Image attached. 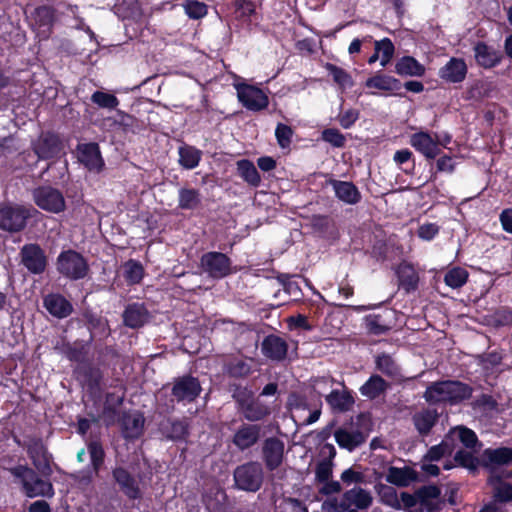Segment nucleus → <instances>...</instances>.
I'll list each match as a JSON object with an SVG mask.
<instances>
[{"instance_id":"nucleus-35","label":"nucleus","mask_w":512,"mask_h":512,"mask_svg":"<svg viewBox=\"0 0 512 512\" xmlns=\"http://www.w3.org/2000/svg\"><path fill=\"white\" fill-rule=\"evenodd\" d=\"M439 414L436 409L426 408L413 415V424L421 436H427L436 425Z\"/></svg>"},{"instance_id":"nucleus-11","label":"nucleus","mask_w":512,"mask_h":512,"mask_svg":"<svg viewBox=\"0 0 512 512\" xmlns=\"http://www.w3.org/2000/svg\"><path fill=\"white\" fill-rule=\"evenodd\" d=\"M33 200L42 210L58 214L65 210L63 194L51 186H40L33 191Z\"/></svg>"},{"instance_id":"nucleus-5","label":"nucleus","mask_w":512,"mask_h":512,"mask_svg":"<svg viewBox=\"0 0 512 512\" xmlns=\"http://www.w3.org/2000/svg\"><path fill=\"white\" fill-rule=\"evenodd\" d=\"M31 216V209L23 205L0 204V229L11 233L21 232Z\"/></svg>"},{"instance_id":"nucleus-27","label":"nucleus","mask_w":512,"mask_h":512,"mask_svg":"<svg viewBox=\"0 0 512 512\" xmlns=\"http://www.w3.org/2000/svg\"><path fill=\"white\" fill-rule=\"evenodd\" d=\"M467 72L464 59L453 57L439 70V77L448 83H461L465 80Z\"/></svg>"},{"instance_id":"nucleus-21","label":"nucleus","mask_w":512,"mask_h":512,"mask_svg":"<svg viewBox=\"0 0 512 512\" xmlns=\"http://www.w3.org/2000/svg\"><path fill=\"white\" fill-rule=\"evenodd\" d=\"M398 288L406 294L415 292L419 287V274L414 265L408 261H401L395 268Z\"/></svg>"},{"instance_id":"nucleus-34","label":"nucleus","mask_w":512,"mask_h":512,"mask_svg":"<svg viewBox=\"0 0 512 512\" xmlns=\"http://www.w3.org/2000/svg\"><path fill=\"white\" fill-rule=\"evenodd\" d=\"M446 402L450 405H457L471 398L473 388L459 380H447Z\"/></svg>"},{"instance_id":"nucleus-22","label":"nucleus","mask_w":512,"mask_h":512,"mask_svg":"<svg viewBox=\"0 0 512 512\" xmlns=\"http://www.w3.org/2000/svg\"><path fill=\"white\" fill-rule=\"evenodd\" d=\"M33 150L39 159H53L60 154L62 142L57 134L47 132L33 145Z\"/></svg>"},{"instance_id":"nucleus-44","label":"nucleus","mask_w":512,"mask_h":512,"mask_svg":"<svg viewBox=\"0 0 512 512\" xmlns=\"http://www.w3.org/2000/svg\"><path fill=\"white\" fill-rule=\"evenodd\" d=\"M224 371L230 378L244 379L251 374L252 367L246 360L233 358L224 364Z\"/></svg>"},{"instance_id":"nucleus-28","label":"nucleus","mask_w":512,"mask_h":512,"mask_svg":"<svg viewBox=\"0 0 512 512\" xmlns=\"http://www.w3.org/2000/svg\"><path fill=\"white\" fill-rule=\"evenodd\" d=\"M43 306L54 317L63 319L73 312V306L63 295L50 293L43 298Z\"/></svg>"},{"instance_id":"nucleus-45","label":"nucleus","mask_w":512,"mask_h":512,"mask_svg":"<svg viewBox=\"0 0 512 512\" xmlns=\"http://www.w3.org/2000/svg\"><path fill=\"white\" fill-rule=\"evenodd\" d=\"M201 205V194L195 188H181L178 192V208L195 210Z\"/></svg>"},{"instance_id":"nucleus-31","label":"nucleus","mask_w":512,"mask_h":512,"mask_svg":"<svg viewBox=\"0 0 512 512\" xmlns=\"http://www.w3.org/2000/svg\"><path fill=\"white\" fill-rule=\"evenodd\" d=\"M33 19L38 32L49 36L56 21V9L49 5L38 6L34 10Z\"/></svg>"},{"instance_id":"nucleus-46","label":"nucleus","mask_w":512,"mask_h":512,"mask_svg":"<svg viewBox=\"0 0 512 512\" xmlns=\"http://www.w3.org/2000/svg\"><path fill=\"white\" fill-rule=\"evenodd\" d=\"M90 343L75 342L74 344L66 343L63 345L62 352L71 362H77L78 365L86 361L88 355V345Z\"/></svg>"},{"instance_id":"nucleus-58","label":"nucleus","mask_w":512,"mask_h":512,"mask_svg":"<svg viewBox=\"0 0 512 512\" xmlns=\"http://www.w3.org/2000/svg\"><path fill=\"white\" fill-rule=\"evenodd\" d=\"M375 50L381 54L380 64L385 67L393 58L395 47L391 39L385 37L379 41H375Z\"/></svg>"},{"instance_id":"nucleus-42","label":"nucleus","mask_w":512,"mask_h":512,"mask_svg":"<svg viewBox=\"0 0 512 512\" xmlns=\"http://www.w3.org/2000/svg\"><path fill=\"white\" fill-rule=\"evenodd\" d=\"M237 174L250 186L258 187L261 183V177L254 163L248 159L238 160L236 163Z\"/></svg>"},{"instance_id":"nucleus-7","label":"nucleus","mask_w":512,"mask_h":512,"mask_svg":"<svg viewBox=\"0 0 512 512\" xmlns=\"http://www.w3.org/2000/svg\"><path fill=\"white\" fill-rule=\"evenodd\" d=\"M395 325V310L384 308L362 318V327L367 335L381 336L388 334Z\"/></svg>"},{"instance_id":"nucleus-19","label":"nucleus","mask_w":512,"mask_h":512,"mask_svg":"<svg viewBox=\"0 0 512 512\" xmlns=\"http://www.w3.org/2000/svg\"><path fill=\"white\" fill-rule=\"evenodd\" d=\"M510 464H512L511 447L487 448L481 455V466L486 468L490 475L499 474L497 472L499 467Z\"/></svg>"},{"instance_id":"nucleus-51","label":"nucleus","mask_w":512,"mask_h":512,"mask_svg":"<svg viewBox=\"0 0 512 512\" xmlns=\"http://www.w3.org/2000/svg\"><path fill=\"white\" fill-rule=\"evenodd\" d=\"M375 490L380 496L383 504L397 510L401 509V502L399 501L397 491L394 487L383 483H377L375 485Z\"/></svg>"},{"instance_id":"nucleus-59","label":"nucleus","mask_w":512,"mask_h":512,"mask_svg":"<svg viewBox=\"0 0 512 512\" xmlns=\"http://www.w3.org/2000/svg\"><path fill=\"white\" fill-rule=\"evenodd\" d=\"M183 7L187 16L194 20L201 19L208 13L207 5L197 0H186Z\"/></svg>"},{"instance_id":"nucleus-57","label":"nucleus","mask_w":512,"mask_h":512,"mask_svg":"<svg viewBox=\"0 0 512 512\" xmlns=\"http://www.w3.org/2000/svg\"><path fill=\"white\" fill-rule=\"evenodd\" d=\"M452 446L447 442V439L443 440L437 445L431 446L427 453L423 456L424 462H434L441 460L445 455L452 453Z\"/></svg>"},{"instance_id":"nucleus-2","label":"nucleus","mask_w":512,"mask_h":512,"mask_svg":"<svg viewBox=\"0 0 512 512\" xmlns=\"http://www.w3.org/2000/svg\"><path fill=\"white\" fill-rule=\"evenodd\" d=\"M237 412L248 422L257 423L265 420L271 414V408L255 398L247 387L237 386L232 393Z\"/></svg>"},{"instance_id":"nucleus-61","label":"nucleus","mask_w":512,"mask_h":512,"mask_svg":"<svg viewBox=\"0 0 512 512\" xmlns=\"http://www.w3.org/2000/svg\"><path fill=\"white\" fill-rule=\"evenodd\" d=\"M83 318L88 330L90 331L88 343H91L95 338L94 331L104 330L106 324L104 323L102 317L94 312H85L83 314Z\"/></svg>"},{"instance_id":"nucleus-20","label":"nucleus","mask_w":512,"mask_h":512,"mask_svg":"<svg viewBox=\"0 0 512 512\" xmlns=\"http://www.w3.org/2000/svg\"><path fill=\"white\" fill-rule=\"evenodd\" d=\"M112 477L129 500L134 501L142 498V491L138 481L126 468L122 466L113 468Z\"/></svg>"},{"instance_id":"nucleus-47","label":"nucleus","mask_w":512,"mask_h":512,"mask_svg":"<svg viewBox=\"0 0 512 512\" xmlns=\"http://www.w3.org/2000/svg\"><path fill=\"white\" fill-rule=\"evenodd\" d=\"M87 450L90 456V465L93 472L98 475L102 469L106 453L100 440H91L87 444Z\"/></svg>"},{"instance_id":"nucleus-55","label":"nucleus","mask_w":512,"mask_h":512,"mask_svg":"<svg viewBox=\"0 0 512 512\" xmlns=\"http://www.w3.org/2000/svg\"><path fill=\"white\" fill-rule=\"evenodd\" d=\"M375 366L378 371L390 377L397 375L399 370L392 356L387 353H381L376 356Z\"/></svg>"},{"instance_id":"nucleus-1","label":"nucleus","mask_w":512,"mask_h":512,"mask_svg":"<svg viewBox=\"0 0 512 512\" xmlns=\"http://www.w3.org/2000/svg\"><path fill=\"white\" fill-rule=\"evenodd\" d=\"M9 473L19 481L28 498L54 496V488L50 477H43L37 470L28 465H16L8 469Z\"/></svg>"},{"instance_id":"nucleus-49","label":"nucleus","mask_w":512,"mask_h":512,"mask_svg":"<svg viewBox=\"0 0 512 512\" xmlns=\"http://www.w3.org/2000/svg\"><path fill=\"white\" fill-rule=\"evenodd\" d=\"M468 278L469 273L465 268L455 266L445 273L444 282L452 289H459L467 283Z\"/></svg>"},{"instance_id":"nucleus-48","label":"nucleus","mask_w":512,"mask_h":512,"mask_svg":"<svg viewBox=\"0 0 512 512\" xmlns=\"http://www.w3.org/2000/svg\"><path fill=\"white\" fill-rule=\"evenodd\" d=\"M344 498L352 502V504L360 510L369 508L373 502L370 492L360 487H355L344 492Z\"/></svg>"},{"instance_id":"nucleus-38","label":"nucleus","mask_w":512,"mask_h":512,"mask_svg":"<svg viewBox=\"0 0 512 512\" xmlns=\"http://www.w3.org/2000/svg\"><path fill=\"white\" fill-rule=\"evenodd\" d=\"M425 66L413 56H403L395 63V73L400 76L422 77Z\"/></svg>"},{"instance_id":"nucleus-9","label":"nucleus","mask_w":512,"mask_h":512,"mask_svg":"<svg viewBox=\"0 0 512 512\" xmlns=\"http://www.w3.org/2000/svg\"><path fill=\"white\" fill-rule=\"evenodd\" d=\"M121 394L115 392H107L104 397V403L100 415L93 416V422L98 423L100 420L103 421L105 427L109 428L114 426L122 412L120 407L123 405L126 396L125 385L120 386Z\"/></svg>"},{"instance_id":"nucleus-37","label":"nucleus","mask_w":512,"mask_h":512,"mask_svg":"<svg viewBox=\"0 0 512 512\" xmlns=\"http://www.w3.org/2000/svg\"><path fill=\"white\" fill-rule=\"evenodd\" d=\"M389 388V383L380 375L372 374L368 380L359 388L362 396L374 400L384 394Z\"/></svg>"},{"instance_id":"nucleus-40","label":"nucleus","mask_w":512,"mask_h":512,"mask_svg":"<svg viewBox=\"0 0 512 512\" xmlns=\"http://www.w3.org/2000/svg\"><path fill=\"white\" fill-rule=\"evenodd\" d=\"M179 164L187 170L196 168L202 158V151L198 148L184 144L178 148Z\"/></svg>"},{"instance_id":"nucleus-43","label":"nucleus","mask_w":512,"mask_h":512,"mask_svg":"<svg viewBox=\"0 0 512 512\" xmlns=\"http://www.w3.org/2000/svg\"><path fill=\"white\" fill-rule=\"evenodd\" d=\"M447 380H441L431 383L427 386L423 398L430 405L447 403Z\"/></svg>"},{"instance_id":"nucleus-18","label":"nucleus","mask_w":512,"mask_h":512,"mask_svg":"<svg viewBox=\"0 0 512 512\" xmlns=\"http://www.w3.org/2000/svg\"><path fill=\"white\" fill-rule=\"evenodd\" d=\"M117 423L120 424L123 437L136 440L144 433L145 418L140 411H123Z\"/></svg>"},{"instance_id":"nucleus-17","label":"nucleus","mask_w":512,"mask_h":512,"mask_svg":"<svg viewBox=\"0 0 512 512\" xmlns=\"http://www.w3.org/2000/svg\"><path fill=\"white\" fill-rule=\"evenodd\" d=\"M435 137L426 131H419L410 136V145L427 160H434L440 153V140L435 133Z\"/></svg>"},{"instance_id":"nucleus-25","label":"nucleus","mask_w":512,"mask_h":512,"mask_svg":"<svg viewBox=\"0 0 512 512\" xmlns=\"http://www.w3.org/2000/svg\"><path fill=\"white\" fill-rule=\"evenodd\" d=\"M288 348L286 340L275 334L265 336L261 343L262 354L266 358L278 362L286 359Z\"/></svg>"},{"instance_id":"nucleus-39","label":"nucleus","mask_w":512,"mask_h":512,"mask_svg":"<svg viewBox=\"0 0 512 512\" xmlns=\"http://www.w3.org/2000/svg\"><path fill=\"white\" fill-rule=\"evenodd\" d=\"M365 86L367 88H375L390 93H397L401 90L402 83L399 79L393 76L377 73L366 80Z\"/></svg>"},{"instance_id":"nucleus-52","label":"nucleus","mask_w":512,"mask_h":512,"mask_svg":"<svg viewBox=\"0 0 512 512\" xmlns=\"http://www.w3.org/2000/svg\"><path fill=\"white\" fill-rule=\"evenodd\" d=\"M124 278L129 285L139 284L145 274L143 265L134 259H129L124 264Z\"/></svg>"},{"instance_id":"nucleus-12","label":"nucleus","mask_w":512,"mask_h":512,"mask_svg":"<svg viewBox=\"0 0 512 512\" xmlns=\"http://www.w3.org/2000/svg\"><path fill=\"white\" fill-rule=\"evenodd\" d=\"M20 257L22 265L29 273L40 275L46 271L48 258L39 244H25L20 250Z\"/></svg>"},{"instance_id":"nucleus-24","label":"nucleus","mask_w":512,"mask_h":512,"mask_svg":"<svg viewBox=\"0 0 512 512\" xmlns=\"http://www.w3.org/2000/svg\"><path fill=\"white\" fill-rule=\"evenodd\" d=\"M78 159L90 171L100 172L104 167V160L96 142L79 144Z\"/></svg>"},{"instance_id":"nucleus-33","label":"nucleus","mask_w":512,"mask_h":512,"mask_svg":"<svg viewBox=\"0 0 512 512\" xmlns=\"http://www.w3.org/2000/svg\"><path fill=\"white\" fill-rule=\"evenodd\" d=\"M336 197L342 202L355 205L361 200V193L353 182L331 180Z\"/></svg>"},{"instance_id":"nucleus-54","label":"nucleus","mask_w":512,"mask_h":512,"mask_svg":"<svg viewBox=\"0 0 512 512\" xmlns=\"http://www.w3.org/2000/svg\"><path fill=\"white\" fill-rule=\"evenodd\" d=\"M454 461L457 465L468 469L471 472H476L478 466L481 465V459L476 457L472 452L460 449L454 455Z\"/></svg>"},{"instance_id":"nucleus-3","label":"nucleus","mask_w":512,"mask_h":512,"mask_svg":"<svg viewBox=\"0 0 512 512\" xmlns=\"http://www.w3.org/2000/svg\"><path fill=\"white\" fill-rule=\"evenodd\" d=\"M56 270L64 278L71 281L84 279L90 267L87 259L74 249L63 250L56 259Z\"/></svg>"},{"instance_id":"nucleus-23","label":"nucleus","mask_w":512,"mask_h":512,"mask_svg":"<svg viewBox=\"0 0 512 512\" xmlns=\"http://www.w3.org/2000/svg\"><path fill=\"white\" fill-rule=\"evenodd\" d=\"M473 51L476 63L484 69H492L498 66L503 59V54L500 50L495 49L484 41H478L474 45Z\"/></svg>"},{"instance_id":"nucleus-29","label":"nucleus","mask_w":512,"mask_h":512,"mask_svg":"<svg viewBox=\"0 0 512 512\" xmlns=\"http://www.w3.org/2000/svg\"><path fill=\"white\" fill-rule=\"evenodd\" d=\"M149 316V311L144 303H131L126 306L123 312V323L129 328L137 329L148 322Z\"/></svg>"},{"instance_id":"nucleus-26","label":"nucleus","mask_w":512,"mask_h":512,"mask_svg":"<svg viewBox=\"0 0 512 512\" xmlns=\"http://www.w3.org/2000/svg\"><path fill=\"white\" fill-rule=\"evenodd\" d=\"M368 435V432H365L360 428L352 430L339 428L334 432L335 441L339 447L350 452L364 444L368 438Z\"/></svg>"},{"instance_id":"nucleus-15","label":"nucleus","mask_w":512,"mask_h":512,"mask_svg":"<svg viewBox=\"0 0 512 512\" xmlns=\"http://www.w3.org/2000/svg\"><path fill=\"white\" fill-rule=\"evenodd\" d=\"M284 450L285 444L280 438L271 436L264 439L261 446V457L269 472L277 470L282 465Z\"/></svg>"},{"instance_id":"nucleus-16","label":"nucleus","mask_w":512,"mask_h":512,"mask_svg":"<svg viewBox=\"0 0 512 512\" xmlns=\"http://www.w3.org/2000/svg\"><path fill=\"white\" fill-rule=\"evenodd\" d=\"M74 374L77 381H79L90 394L100 392L104 374L98 366L88 361L78 365L74 369Z\"/></svg>"},{"instance_id":"nucleus-60","label":"nucleus","mask_w":512,"mask_h":512,"mask_svg":"<svg viewBox=\"0 0 512 512\" xmlns=\"http://www.w3.org/2000/svg\"><path fill=\"white\" fill-rule=\"evenodd\" d=\"M477 363L482 366L484 370H492L501 364L503 356L498 351H491L487 353L478 354L476 357Z\"/></svg>"},{"instance_id":"nucleus-4","label":"nucleus","mask_w":512,"mask_h":512,"mask_svg":"<svg viewBox=\"0 0 512 512\" xmlns=\"http://www.w3.org/2000/svg\"><path fill=\"white\" fill-rule=\"evenodd\" d=\"M233 479L237 489L255 493L264 483V468L258 461H247L234 469Z\"/></svg>"},{"instance_id":"nucleus-36","label":"nucleus","mask_w":512,"mask_h":512,"mask_svg":"<svg viewBox=\"0 0 512 512\" xmlns=\"http://www.w3.org/2000/svg\"><path fill=\"white\" fill-rule=\"evenodd\" d=\"M503 478H512V471L502 474H492L488 482L495 485L494 495L497 501L501 503L512 502V484L504 482Z\"/></svg>"},{"instance_id":"nucleus-8","label":"nucleus","mask_w":512,"mask_h":512,"mask_svg":"<svg viewBox=\"0 0 512 512\" xmlns=\"http://www.w3.org/2000/svg\"><path fill=\"white\" fill-rule=\"evenodd\" d=\"M263 436L262 426L258 423L242 422L231 436V443L239 452H245L256 446Z\"/></svg>"},{"instance_id":"nucleus-14","label":"nucleus","mask_w":512,"mask_h":512,"mask_svg":"<svg viewBox=\"0 0 512 512\" xmlns=\"http://www.w3.org/2000/svg\"><path fill=\"white\" fill-rule=\"evenodd\" d=\"M24 447L35 469L43 477H50L53 470L50 465L47 449L42 439L32 437L25 443Z\"/></svg>"},{"instance_id":"nucleus-6","label":"nucleus","mask_w":512,"mask_h":512,"mask_svg":"<svg viewBox=\"0 0 512 512\" xmlns=\"http://www.w3.org/2000/svg\"><path fill=\"white\" fill-rule=\"evenodd\" d=\"M200 267L212 279H223L235 272L228 255L218 251H209L200 258Z\"/></svg>"},{"instance_id":"nucleus-62","label":"nucleus","mask_w":512,"mask_h":512,"mask_svg":"<svg viewBox=\"0 0 512 512\" xmlns=\"http://www.w3.org/2000/svg\"><path fill=\"white\" fill-rule=\"evenodd\" d=\"M294 131L291 126L278 123L275 129V137L281 148H288L292 143Z\"/></svg>"},{"instance_id":"nucleus-53","label":"nucleus","mask_w":512,"mask_h":512,"mask_svg":"<svg viewBox=\"0 0 512 512\" xmlns=\"http://www.w3.org/2000/svg\"><path fill=\"white\" fill-rule=\"evenodd\" d=\"M450 435H456L463 446L469 449L474 448L478 443V437L476 433L466 426H457L451 429L449 434L446 436V439Z\"/></svg>"},{"instance_id":"nucleus-50","label":"nucleus","mask_w":512,"mask_h":512,"mask_svg":"<svg viewBox=\"0 0 512 512\" xmlns=\"http://www.w3.org/2000/svg\"><path fill=\"white\" fill-rule=\"evenodd\" d=\"M324 68L332 76L333 81L339 88L346 89L354 85L352 76L345 69L330 62L325 63Z\"/></svg>"},{"instance_id":"nucleus-32","label":"nucleus","mask_w":512,"mask_h":512,"mask_svg":"<svg viewBox=\"0 0 512 512\" xmlns=\"http://www.w3.org/2000/svg\"><path fill=\"white\" fill-rule=\"evenodd\" d=\"M386 481L397 487H408L411 483L419 481V475L410 466L401 468L390 466L386 475Z\"/></svg>"},{"instance_id":"nucleus-30","label":"nucleus","mask_w":512,"mask_h":512,"mask_svg":"<svg viewBox=\"0 0 512 512\" xmlns=\"http://www.w3.org/2000/svg\"><path fill=\"white\" fill-rule=\"evenodd\" d=\"M162 435L169 440L185 441L189 436V425L185 420L168 418L160 423Z\"/></svg>"},{"instance_id":"nucleus-13","label":"nucleus","mask_w":512,"mask_h":512,"mask_svg":"<svg viewBox=\"0 0 512 512\" xmlns=\"http://www.w3.org/2000/svg\"><path fill=\"white\" fill-rule=\"evenodd\" d=\"M239 102L248 110L258 112L269 105V98L264 91L254 85L240 83L235 86Z\"/></svg>"},{"instance_id":"nucleus-63","label":"nucleus","mask_w":512,"mask_h":512,"mask_svg":"<svg viewBox=\"0 0 512 512\" xmlns=\"http://www.w3.org/2000/svg\"><path fill=\"white\" fill-rule=\"evenodd\" d=\"M322 139L336 148H343L346 144L345 136L336 128L324 129Z\"/></svg>"},{"instance_id":"nucleus-41","label":"nucleus","mask_w":512,"mask_h":512,"mask_svg":"<svg viewBox=\"0 0 512 512\" xmlns=\"http://www.w3.org/2000/svg\"><path fill=\"white\" fill-rule=\"evenodd\" d=\"M326 402L330 407L338 412H346L351 409L354 404V398L348 391L340 392L339 390H332L326 396Z\"/></svg>"},{"instance_id":"nucleus-56","label":"nucleus","mask_w":512,"mask_h":512,"mask_svg":"<svg viewBox=\"0 0 512 512\" xmlns=\"http://www.w3.org/2000/svg\"><path fill=\"white\" fill-rule=\"evenodd\" d=\"M91 102L95 105H97L99 108H105V109H116L119 105L120 101L119 99L112 93L103 92L100 90H96L91 95Z\"/></svg>"},{"instance_id":"nucleus-10","label":"nucleus","mask_w":512,"mask_h":512,"mask_svg":"<svg viewBox=\"0 0 512 512\" xmlns=\"http://www.w3.org/2000/svg\"><path fill=\"white\" fill-rule=\"evenodd\" d=\"M202 387L197 377L186 374L174 378L171 388V395L177 402H194L201 394Z\"/></svg>"},{"instance_id":"nucleus-64","label":"nucleus","mask_w":512,"mask_h":512,"mask_svg":"<svg viewBox=\"0 0 512 512\" xmlns=\"http://www.w3.org/2000/svg\"><path fill=\"white\" fill-rule=\"evenodd\" d=\"M419 503H424L429 500H438L441 496V489L435 485H424L416 490Z\"/></svg>"}]
</instances>
